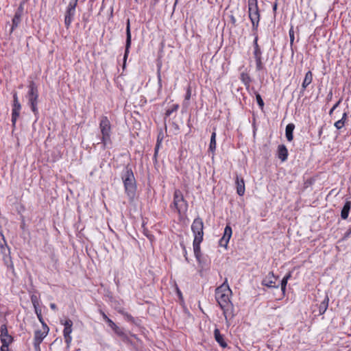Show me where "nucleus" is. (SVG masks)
Here are the masks:
<instances>
[{"instance_id": "2eb2a0df", "label": "nucleus", "mask_w": 351, "mask_h": 351, "mask_svg": "<svg viewBox=\"0 0 351 351\" xmlns=\"http://www.w3.org/2000/svg\"><path fill=\"white\" fill-rule=\"evenodd\" d=\"M131 45V32H130V19H128L127 25H126V43H125V49L123 57L124 62L126 61L129 53V49Z\"/></svg>"}, {"instance_id": "393cba45", "label": "nucleus", "mask_w": 351, "mask_h": 351, "mask_svg": "<svg viewBox=\"0 0 351 351\" xmlns=\"http://www.w3.org/2000/svg\"><path fill=\"white\" fill-rule=\"evenodd\" d=\"M329 302V298L326 295L324 299V300L320 303L319 306V313L320 315H323L328 308Z\"/></svg>"}, {"instance_id": "dca6fc26", "label": "nucleus", "mask_w": 351, "mask_h": 351, "mask_svg": "<svg viewBox=\"0 0 351 351\" xmlns=\"http://www.w3.org/2000/svg\"><path fill=\"white\" fill-rule=\"evenodd\" d=\"M23 12V5H21L17 10L16 11L14 18L12 19V25L11 27V32L14 31V29L18 27L19 24L21 23V16Z\"/></svg>"}, {"instance_id": "4be33fe9", "label": "nucleus", "mask_w": 351, "mask_h": 351, "mask_svg": "<svg viewBox=\"0 0 351 351\" xmlns=\"http://www.w3.org/2000/svg\"><path fill=\"white\" fill-rule=\"evenodd\" d=\"M216 132H215V128H214V131L212 132L211 136H210V141L209 144L208 150L213 154V157L214 156L215 152L216 150Z\"/></svg>"}, {"instance_id": "4c0bfd02", "label": "nucleus", "mask_w": 351, "mask_h": 351, "mask_svg": "<svg viewBox=\"0 0 351 351\" xmlns=\"http://www.w3.org/2000/svg\"><path fill=\"white\" fill-rule=\"evenodd\" d=\"M287 282L288 281L284 278H282V280H281L280 285H281V290L282 291L283 295H285V293L286 291V287H287Z\"/></svg>"}, {"instance_id": "603ef678", "label": "nucleus", "mask_w": 351, "mask_h": 351, "mask_svg": "<svg viewBox=\"0 0 351 351\" xmlns=\"http://www.w3.org/2000/svg\"><path fill=\"white\" fill-rule=\"evenodd\" d=\"M276 9H277V4H276V3H275V4H274V7H273V10H274V11H276Z\"/></svg>"}, {"instance_id": "1a4fd4ad", "label": "nucleus", "mask_w": 351, "mask_h": 351, "mask_svg": "<svg viewBox=\"0 0 351 351\" xmlns=\"http://www.w3.org/2000/svg\"><path fill=\"white\" fill-rule=\"evenodd\" d=\"M106 323L124 343L128 344L132 343L130 337L128 334L125 332L123 328L119 327L112 319H108Z\"/></svg>"}, {"instance_id": "a19ab883", "label": "nucleus", "mask_w": 351, "mask_h": 351, "mask_svg": "<svg viewBox=\"0 0 351 351\" xmlns=\"http://www.w3.org/2000/svg\"><path fill=\"white\" fill-rule=\"evenodd\" d=\"M191 90L190 87H188L187 90H186V95H185V99L186 100H189L190 98H191Z\"/></svg>"}, {"instance_id": "4468645a", "label": "nucleus", "mask_w": 351, "mask_h": 351, "mask_svg": "<svg viewBox=\"0 0 351 351\" xmlns=\"http://www.w3.org/2000/svg\"><path fill=\"white\" fill-rule=\"evenodd\" d=\"M232 234V228L230 226H226L224 229L223 237L219 241V245L221 247H227L230 239Z\"/></svg>"}, {"instance_id": "a211bd4d", "label": "nucleus", "mask_w": 351, "mask_h": 351, "mask_svg": "<svg viewBox=\"0 0 351 351\" xmlns=\"http://www.w3.org/2000/svg\"><path fill=\"white\" fill-rule=\"evenodd\" d=\"M237 193L239 195L242 196L245 193V182L242 178H239L238 175L236 176Z\"/></svg>"}, {"instance_id": "39448f33", "label": "nucleus", "mask_w": 351, "mask_h": 351, "mask_svg": "<svg viewBox=\"0 0 351 351\" xmlns=\"http://www.w3.org/2000/svg\"><path fill=\"white\" fill-rule=\"evenodd\" d=\"M248 1V14L249 18L252 23L253 31H257L260 21V13L258 7L257 0Z\"/></svg>"}, {"instance_id": "473e14b6", "label": "nucleus", "mask_w": 351, "mask_h": 351, "mask_svg": "<svg viewBox=\"0 0 351 351\" xmlns=\"http://www.w3.org/2000/svg\"><path fill=\"white\" fill-rule=\"evenodd\" d=\"M256 101H257L258 106H260V108H263L264 106V101H263L261 96L260 95V94H256Z\"/></svg>"}, {"instance_id": "37998d69", "label": "nucleus", "mask_w": 351, "mask_h": 351, "mask_svg": "<svg viewBox=\"0 0 351 351\" xmlns=\"http://www.w3.org/2000/svg\"><path fill=\"white\" fill-rule=\"evenodd\" d=\"M158 80L159 88H162V80H161L160 71H158Z\"/></svg>"}, {"instance_id": "6ab92c4d", "label": "nucleus", "mask_w": 351, "mask_h": 351, "mask_svg": "<svg viewBox=\"0 0 351 351\" xmlns=\"http://www.w3.org/2000/svg\"><path fill=\"white\" fill-rule=\"evenodd\" d=\"M278 157L282 162L287 160L288 157V150L285 145H280L278 147Z\"/></svg>"}, {"instance_id": "412c9836", "label": "nucleus", "mask_w": 351, "mask_h": 351, "mask_svg": "<svg viewBox=\"0 0 351 351\" xmlns=\"http://www.w3.org/2000/svg\"><path fill=\"white\" fill-rule=\"evenodd\" d=\"M313 80V74L311 71H308L304 77V79L303 80L302 84V90L301 93H304L306 90V87L312 82Z\"/></svg>"}, {"instance_id": "20e7f679", "label": "nucleus", "mask_w": 351, "mask_h": 351, "mask_svg": "<svg viewBox=\"0 0 351 351\" xmlns=\"http://www.w3.org/2000/svg\"><path fill=\"white\" fill-rule=\"evenodd\" d=\"M99 128L101 133V137L100 138L101 143L103 144L104 148L106 147L108 142L110 141V132L111 126L109 119L106 116L101 117ZM100 143L98 142L97 144Z\"/></svg>"}, {"instance_id": "f8f14e48", "label": "nucleus", "mask_w": 351, "mask_h": 351, "mask_svg": "<svg viewBox=\"0 0 351 351\" xmlns=\"http://www.w3.org/2000/svg\"><path fill=\"white\" fill-rule=\"evenodd\" d=\"M21 105L19 101L17 93L13 95V108L12 110V123L13 126L15 125L17 119L19 117Z\"/></svg>"}, {"instance_id": "8fccbe9b", "label": "nucleus", "mask_w": 351, "mask_h": 351, "mask_svg": "<svg viewBox=\"0 0 351 351\" xmlns=\"http://www.w3.org/2000/svg\"><path fill=\"white\" fill-rule=\"evenodd\" d=\"M0 350L1 351H9V347L5 348L3 350V348H0Z\"/></svg>"}, {"instance_id": "9b49d317", "label": "nucleus", "mask_w": 351, "mask_h": 351, "mask_svg": "<svg viewBox=\"0 0 351 351\" xmlns=\"http://www.w3.org/2000/svg\"><path fill=\"white\" fill-rule=\"evenodd\" d=\"M0 332V339L2 343L1 348H3V350L5 348L9 347V345L13 341V338L8 334L7 326L5 324L1 325Z\"/></svg>"}, {"instance_id": "a878e982", "label": "nucleus", "mask_w": 351, "mask_h": 351, "mask_svg": "<svg viewBox=\"0 0 351 351\" xmlns=\"http://www.w3.org/2000/svg\"><path fill=\"white\" fill-rule=\"evenodd\" d=\"M350 202H346L344 204L341 213V217L343 219H346L349 215V211L350 210Z\"/></svg>"}, {"instance_id": "ea45409f", "label": "nucleus", "mask_w": 351, "mask_h": 351, "mask_svg": "<svg viewBox=\"0 0 351 351\" xmlns=\"http://www.w3.org/2000/svg\"><path fill=\"white\" fill-rule=\"evenodd\" d=\"M341 99H339L333 106L332 108L330 109V112H329V114L331 115L332 113L333 112V111L338 107V106L339 105V104L341 103Z\"/></svg>"}, {"instance_id": "c9c22d12", "label": "nucleus", "mask_w": 351, "mask_h": 351, "mask_svg": "<svg viewBox=\"0 0 351 351\" xmlns=\"http://www.w3.org/2000/svg\"><path fill=\"white\" fill-rule=\"evenodd\" d=\"M162 141V136L160 137V135H159L158 136L157 143H156V147H155V155H156L157 153H158V149L160 147V143H161Z\"/></svg>"}, {"instance_id": "b1692460", "label": "nucleus", "mask_w": 351, "mask_h": 351, "mask_svg": "<svg viewBox=\"0 0 351 351\" xmlns=\"http://www.w3.org/2000/svg\"><path fill=\"white\" fill-rule=\"evenodd\" d=\"M295 129V125L293 123H289L286 126L285 135L287 141H291L293 138V132Z\"/></svg>"}, {"instance_id": "3c124183", "label": "nucleus", "mask_w": 351, "mask_h": 351, "mask_svg": "<svg viewBox=\"0 0 351 351\" xmlns=\"http://www.w3.org/2000/svg\"><path fill=\"white\" fill-rule=\"evenodd\" d=\"M177 292H178V295H179L180 297H181V296H182V293H181V291L179 290V289H178V288H177Z\"/></svg>"}, {"instance_id": "49530a36", "label": "nucleus", "mask_w": 351, "mask_h": 351, "mask_svg": "<svg viewBox=\"0 0 351 351\" xmlns=\"http://www.w3.org/2000/svg\"><path fill=\"white\" fill-rule=\"evenodd\" d=\"M291 277V272H289L288 274H287L285 276H284V279H286V280H289Z\"/></svg>"}, {"instance_id": "c85d7f7f", "label": "nucleus", "mask_w": 351, "mask_h": 351, "mask_svg": "<svg viewBox=\"0 0 351 351\" xmlns=\"http://www.w3.org/2000/svg\"><path fill=\"white\" fill-rule=\"evenodd\" d=\"M179 108L178 104H173L170 108L167 109L165 112L167 117H169L173 112L178 110Z\"/></svg>"}, {"instance_id": "ddd939ff", "label": "nucleus", "mask_w": 351, "mask_h": 351, "mask_svg": "<svg viewBox=\"0 0 351 351\" xmlns=\"http://www.w3.org/2000/svg\"><path fill=\"white\" fill-rule=\"evenodd\" d=\"M277 277L272 271L269 272L262 280V285L269 288H278L279 285L276 284Z\"/></svg>"}, {"instance_id": "7ed1b4c3", "label": "nucleus", "mask_w": 351, "mask_h": 351, "mask_svg": "<svg viewBox=\"0 0 351 351\" xmlns=\"http://www.w3.org/2000/svg\"><path fill=\"white\" fill-rule=\"evenodd\" d=\"M28 93L27 97L28 99V104L30 106L32 112L36 117L38 114V90L36 84L34 82L31 81L28 85Z\"/></svg>"}, {"instance_id": "864d4df0", "label": "nucleus", "mask_w": 351, "mask_h": 351, "mask_svg": "<svg viewBox=\"0 0 351 351\" xmlns=\"http://www.w3.org/2000/svg\"><path fill=\"white\" fill-rule=\"evenodd\" d=\"M184 257H185L186 261H188V258H187V254H184Z\"/></svg>"}, {"instance_id": "72a5a7b5", "label": "nucleus", "mask_w": 351, "mask_h": 351, "mask_svg": "<svg viewBox=\"0 0 351 351\" xmlns=\"http://www.w3.org/2000/svg\"><path fill=\"white\" fill-rule=\"evenodd\" d=\"M122 314L123 315L124 317L127 321L130 322H134V319L130 314L126 312H123Z\"/></svg>"}, {"instance_id": "58836bf2", "label": "nucleus", "mask_w": 351, "mask_h": 351, "mask_svg": "<svg viewBox=\"0 0 351 351\" xmlns=\"http://www.w3.org/2000/svg\"><path fill=\"white\" fill-rule=\"evenodd\" d=\"M289 34L290 37V43L292 45L294 41V32L293 27L290 29Z\"/></svg>"}, {"instance_id": "f03ea898", "label": "nucleus", "mask_w": 351, "mask_h": 351, "mask_svg": "<svg viewBox=\"0 0 351 351\" xmlns=\"http://www.w3.org/2000/svg\"><path fill=\"white\" fill-rule=\"evenodd\" d=\"M125 191L130 200L132 201L136 194V186L132 169L126 168L122 175Z\"/></svg>"}, {"instance_id": "7c9ffc66", "label": "nucleus", "mask_w": 351, "mask_h": 351, "mask_svg": "<svg viewBox=\"0 0 351 351\" xmlns=\"http://www.w3.org/2000/svg\"><path fill=\"white\" fill-rule=\"evenodd\" d=\"M256 60V67L258 71H261L263 69V63L261 61V56H255L254 57Z\"/></svg>"}, {"instance_id": "c756f323", "label": "nucleus", "mask_w": 351, "mask_h": 351, "mask_svg": "<svg viewBox=\"0 0 351 351\" xmlns=\"http://www.w3.org/2000/svg\"><path fill=\"white\" fill-rule=\"evenodd\" d=\"M1 235L2 237L3 242L0 241V247L1 249V252L3 254H5V248H8V251H9V248L7 245V243H6V241H5L3 234L1 233Z\"/></svg>"}, {"instance_id": "e433bc0d", "label": "nucleus", "mask_w": 351, "mask_h": 351, "mask_svg": "<svg viewBox=\"0 0 351 351\" xmlns=\"http://www.w3.org/2000/svg\"><path fill=\"white\" fill-rule=\"evenodd\" d=\"M345 125V123L343 120H338L335 123V126L337 129L340 130Z\"/></svg>"}, {"instance_id": "0eeeda50", "label": "nucleus", "mask_w": 351, "mask_h": 351, "mask_svg": "<svg viewBox=\"0 0 351 351\" xmlns=\"http://www.w3.org/2000/svg\"><path fill=\"white\" fill-rule=\"evenodd\" d=\"M77 1L78 0H71L66 8L64 17V25L66 28H69L72 23Z\"/></svg>"}, {"instance_id": "423d86ee", "label": "nucleus", "mask_w": 351, "mask_h": 351, "mask_svg": "<svg viewBox=\"0 0 351 351\" xmlns=\"http://www.w3.org/2000/svg\"><path fill=\"white\" fill-rule=\"evenodd\" d=\"M171 208H175L179 214L187 210L188 204L184 199L182 193L179 189H176L174 191L173 202Z\"/></svg>"}, {"instance_id": "f257e3e1", "label": "nucleus", "mask_w": 351, "mask_h": 351, "mask_svg": "<svg viewBox=\"0 0 351 351\" xmlns=\"http://www.w3.org/2000/svg\"><path fill=\"white\" fill-rule=\"evenodd\" d=\"M231 293L232 291L227 284V279L221 286L215 289L216 300L223 310L226 321H228V317H233V306L230 300Z\"/></svg>"}, {"instance_id": "5fc2aeb1", "label": "nucleus", "mask_w": 351, "mask_h": 351, "mask_svg": "<svg viewBox=\"0 0 351 351\" xmlns=\"http://www.w3.org/2000/svg\"><path fill=\"white\" fill-rule=\"evenodd\" d=\"M156 1H158V0H155Z\"/></svg>"}, {"instance_id": "f3484780", "label": "nucleus", "mask_w": 351, "mask_h": 351, "mask_svg": "<svg viewBox=\"0 0 351 351\" xmlns=\"http://www.w3.org/2000/svg\"><path fill=\"white\" fill-rule=\"evenodd\" d=\"M47 331L36 330L34 333V344L36 347L39 346L44 338L47 336Z\"/></svg>"}, {"instance_id": "de8ad7c7", "label": "nucleus", "mask_w": 351, "mask_h": 351, "mask_svg": "<svg viewBox=\"0 0 351 351\" xmlns=\"http://www.w3.org/2000/svg\"><path fill=\"white\" fill-rule=\"evenodd\" d=\"M351 234V228L345 233L344 238H348Z\"/></svg>"}, {"instance_id": "aec40b11", "label": "nucleus", "mask_w": 351, "mask_h": 351, "mask_svg": "<svg viewBox=\"0 0 351 351\" xmlns=\"http://www.w3.org/2000/svg\"><path fill=\"white\" fill-rule=\"evenodd\" d=\"M214 337L216 341L221 346L225 348L228 346L226 341L224 340L223 336L220 333L218 328H215L214 330Z\"/></svg>"}, {"instance_id": "9d476101", "label": "nucleus", "mask_w": 351, "mask_h": 351, "mask_svg": "<svg viewBox=\"0 0 351 351\" xmlns=\"http://www.w3.org/2000/svg\"><path fill=\"white\" fill-rule=\"evenodd\" d=\"M60 323L64 325V328L63 330V335L65 340V343L67 345V347H69L70 343L72 341V337L71 336V334L72 332V326H73V322L68 319L66 320H60Z\"/></svg>"}, {"instance_id": "a18cd8bd", "label": "nucleus", "mask_w": 351, "mask_h": 351, "mask_svg": "<svg viewBox=\"0 0 351 351\" xmlns=\"http://www.w3.org/2000/svg\"><path fill=\"white\" fill-rule=\"evenodd\" d=\"M347 117H348V113L346 112H345L343 115H342V117L340 120H343V122L345 123L346 119H347Z\"/></svg>"}, {"instance_id": "cd10ccee", "label": "nucleus", "mask_w": 351, "mask_h": 351, "mask_svg": "<svg viewBox=\"0 0 351 351\" xmlns=\"http://www.w3.org/2000/svg\"><path fill=\"white\" fill-rule=\"evenodd\" d=\"M241 80L245 85H249L251 82L249 75L245 73L241 74Z\"/></svg>"}, {"instance_id": "2f4dec72", "label": "nucleus", "mask_w": 351, "mask_h": 351, "mask_svg": "<svg viewBox=\"0 0 351 351\" xmlns=\"http://www.w3.org/2000/svg\"><path fill=\"white\" fill-rule=\"evenodd\" d=\"M31 301H32V303L34 308L39 307V302H38V298L36 297V295H32Z\"/></svg>"}, {"instance_id": "f704fd0d", "label": "nucleus", "mask_w": 351, "mask_h": 351, "mask_svg": "<svg viewBox=\"0 0 351 351\" xmlns=\"http://www.w3.org/2000/svg\"><path fill=\"white\" fill-rule=\"evenodd\" d=\"M35 310V313L38 317V320L40 322H43V316H42V314H41V309L40 308V307L38 308H34Z\"/></svg>"}, {"instance_id": "79ce46f5", "label": "nucleus", "mask_w": 351, "mask_h": 351, "mask_svg": "<svg viewBox=\"0 0 351 351\" xmlns=\"http://www.w3.org/2000/svg\"><path fill=\"white\" fill-rule=\"evenodd\" d=\"M99 313L106 322H107L108 319H110L102 310H99Z\"/></svg>"}, {"instance_id": "6e6552de", "label": "nucleus", "mask_w": 351, "mask_h": 351, "mask_svg": "<svg viewBox=\"0 0 351 351\" xmlns=\"http://www.w3.org/2000/svg\"><path fill=\"white\" fill-rule=\"evenodd\" d=\"M204 223L200 217H197L194 219L192 225L191 230L194 234V239L203 240L204 236Z\"/></svg>"}, {"instance_id": "c03bdc74", "label": "nucleus", "mask_w": 351, "mask_h": 351, "mask_svg": "<svg viewBox=\"0 0 351 351\" xmlns=\"http://www.w3.org/2000/svg\"><path fill=\"white\" fill-rule=\"evenodd\" d=\"M43 325V331H47V332L49 330V327L47 326V324L45 323L44 320L43 319V322H40Z\"/></svg>"}, {"instance_id": "5701e85b", "label": "nucleus", "mask_w": 351, "mask_h": 351, "mask_svg": "<svg viewBox=\"0 0 351 351\" xmlns=\"http://www.w3.org/2000/svg\"><path fill=\"white\" fill-rule=\"evenodd\" d=\"M202 241V240L194 239L193 243L194 254H195L196 258L197 259V261H199V258H200V256H201L200 243Z\"/></svg>"}, {"instance_id": "bb28decb", "label": "nucleus", "mask_w": 351, "mask_h": 351, "mask_svg": "<svg viewBox=\"0 0 351 351\" xmlns=\"http://www.w3.org/2000/svg\"><path fill=\"white\" fill-rule=\"evenodd\" d=\"M254 56H261V50L258 45V36L256 34L254 40Z\"/></svg>"}, {"instance_id": "09e8293b", "label": "nucleus", "mask_w": 351, "mask_h": 351, "mask_svg": "<svg viewBox=\"0 0 351 351\" xmlns=\"http://www.w3.org/2000/svg\"><path fill=\"white\" fill-rule=\"evenodd\" d=\"M50 308L55 311V310H56L57 306L54 303H51V304H50Z\"/></svg>"}]
</instances>
